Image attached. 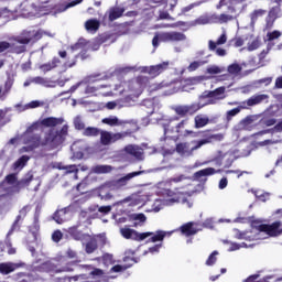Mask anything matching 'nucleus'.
I'll return each mask as SVG.
<instances>
[{
	"label": "nucleus",
	"instance_id": "f257e3e1",
	"mask_svg": "<svg viewBox=\"0 0 282 282\" xmlns=\"http://www.w3.org/2000/svg\"><path fill=\"white\" fill-rule=\"evenodd\" d=\"M69 133V126L64 124L61 129L51 128L47 132H45L44 138L41 137L40 133H33L26 138L23 150L26 152L36 151L40 147H47L50 151H54L58 149V147H63V142L67 138Z\"/></svg>",
	"mask_w": 282,
	"mask_h": 282
},
{
	"label": "nucleus",
	"instance_id": "f03ea898",
	"mask_svg": "<svg viewBox=\"0 0 282 282\" xmlns=\"http://www.w3.org/2000/svg\"><path fill=\"white\" fill-rule=\"evenodd\" d=\"M45 32L42 29H25L20 32L19 35L13 36L12 41V54H25L28 52V45H35L39 43Z\"/></svg>",
	"mask_w": 282,
	"mask_h": 282
},
{
	"label": "nucleus",
	"instance_id": "7ed1b4c3",
	"mask_svg": "<svg viewBox=\"0 0 282 282\" xmlns=\"http://www.w3.org/2000/svg\"><path fill=\"white\" fill-rule=\"evenodd\" d=\"M83 224L85 228L89 226L88 221L82 220L79 221V225L77 227H70L68 229V234L70 235V237H73V239H76V241H82L85 248H102V246H107V237L105 235L91 236L83 234V230L78 229L80 228V226H83Z\"/></svg>",
	"mask_w": 282,
	"mask_h": 282
},
{
	"label": "nucleus",
	"instance_id": "20e7f679",
	"mask_svg": "<svg viewBox=\"0 0 282 282\" xmlns=\"http://www.w3.org/2000/svg\"><path fill=\"white\" fill-rule=\"evenodd\" d=\"M186 40V34L177 31L155 33L152 39L154 50L160 47V43H180Z\"/></svg>",
	"mask_w": 282,
	"mask_h": 282
},
{
	"label": "nucleus",
	"instance_id": "39448f33",
	"mask_svg": "<svg viewBox=\"0 0 282 282\" xmlns=\"http://www.w3.org/2000/svg\"><path fill=\"white\" fill-rule=\"evenodd\" d=\"M4 180L9 186H12V193H21V188H28V186L34 182V174L28 172L24 177L19 181L17 174L12 173L7 175Z\"/></svg>",
	"mask_w": 282,
	"mask_h": 282
},
{
	"label": "nucleus",
	"instance_id": "423d86ee",
	"mask_svg": "<svg viewBox=\"0 0 282 282\" xmlns=\"http://www.w3.org/2000/svg\"><path fill=\"white\" fill-rule=\"evenodd\" d=\"M226 98V87L221 86L214 90H205L199 96V100H206V106L208 105H217L219 100H224Z\"/></svg>",
	"mask_w": 282,
	"mask_h": 282
},
{
	"label": "nucleus",
	"instance_id": "0eeeda50",
	"mask_svg": "<svg viewBox=\"0 0 282 282\" xmlns=\"http://www.w3.org/2000/svg\"><path fill=\"white\" fill-rule=\"evenodd\" d=\"M128 87L131 98H139L144 89L149 87V77L140 75L137 77L135 82H130Z\"/></svg>",
	"mask_w": 282,
	"mask_h": 282
},
{
	"label": "nucleus",
	"instance_id": "6e6552de",
	"mask_svg": "<svg viewBox=\"0 0 282 282\" xmlns=\"http://www.w3.org/2000/svg\"><path fill=\"white\" fill-rule=\"evenodd\" d=\"M65 120L63 117H46L40 121L34 122L29 127L28 131H37L39 127H45L46 129H55V127H61Z\"/></svg>",
	"mask_w": 282,
	"mask_h": 282
},
{
	"label": "nucleus",
	"instance_id": "1a4fd4ad",
	"mask_svg": "<svg viewBox=\"0 0 282 282\" xmlns=\"http://www.w3.org/2000/svg\"><path fill=\"white\" fill-rule=\"evenodd\" d=\"M173 235V231H164V230H158L156 232H142L139 236L140 241H144V239H148V243H160L164 241L165 237H171Z\"/></svg>",
	"mask_w": 282,
	"mask_h": 282
},
{
	"label": "nucleus",
	"instance_id": "9d476101",
	"mask_svg": "<svg viewBox=\"0 0 282 282\" xmlns=\"http://www.w3.org/2000/svg\"><path fill=\"white\" fill-rule=\"evenodd\" d=\"M123 126L126 127L127 131L111 133V144L118 142V140H122V138H127V135H131V133H135L140 129V127H138V122L135 121H124Z\"/></svg>",
	"mask_w": 282,
	"mask_h": 282
},
{
	"label": "nucleus",
	"instance_id": "9b49d317",
	"mask_svg": "<svg viewBox=\"0 0 282 282\" xmlns=\"http://www.w3.org/2000/svg\"><path fill=\"white\" fill-rule=\"evenodd\" d=\"M199 224L195 221H188L183 224L177 230L184 237H193L197 235L202 229L198 228Z\"/></svg>",
	"mask_w": 282,
	"mask_h": 282
},
{
	"label": "nucleus",
	"instance_id": "f8f14e48",
	"mask_svg": "<svg viewBox=\"0 0 282 282\" xmlns=\"http://www.w3.org/2000/svg\"><path fill=\"white\" fill-rule=\"evenodd\" d=\"M166 69H169V62H163L158 65L144 67L143 72L145 74H149V76H151V78H158V76H160V74H164V72H166Z\"/></svg>",
	"mask_w": 282,
	"mask_h": 282
},
{
	"label": "nucleus",
	"instance_id": "ddd939ff",
	"mask_svg": "<svg viewBox=\"0 0 282 282\" xmlns=\"http://www.w3.org/2000/svg\"><path fill=\"white\" fill-rule=\"evenodd\" d=\"M262 232H265L269 237H279L282 235V221L275 220L271 225L264 224Z\"/></svg>",
	"mask_w": 282,
	"mask_h": 282
},
{
	"label": "nucleus",
	"instance_id": "4468645a",
	"mask_svg": "<svg viewBox=\"0 0 282 282\" xmlns=\"http://www.w3.org/2000/svg\"><path fill=\"white\" fill-rule=\"evenodd\" d=\"M202 138H203V142H206V144H210L213 142H221V140H224V134L223 133L213 134L210 133V130H205L203 131Z\"/></svg>",
	"mask_w": 282,
	"mask_h": 282
},
{
	"label": "nucleus",
	"instance_id": "2eb2a0df",
	"mask_svg": "<svg viewBox=\"0 0 282 282\" xmlns=\"http://www.w3.org/2000/svg\"><path fill=\"white\" fill-rule=\"evenodd\" d=\"M270 98V96L268 95H253L251 96L249 99H247L245 102V107H247V109L249 107H254L257 105H261V102H263V100H268Z\"/></svg>",
	"mask_w": 282,
	"mask_h": 282
},
{
	"label": "nucleus",
	"instance_id": "dca6fc26",
	"mask_svg": "<svg viewBox=\"0 0 282 282\" xmlns=\"http://www.w3.org/2000/svg\"><path fill=\"white\" fill-rule=\"evenodd\" d=\"M61 65V58L57 56L53 57L51 62L40 65L41 72L47 74V72H52V69H56Z\"/></svg>",
	"mask_w": 282,
	"mask_h": 282
},
{
	"label": "nucleus",
	"instance_id": "f3484780",
	"mask_svg": "<svg viewBox=\"0 0 282 282\" xmlns=\"http://www.w3.org/2000/svg\"><path fill=\"white\" fill-rule=\"evenodd\" d=\"M215 173H221V170H215V167H207L200 171H197L194 174V180L200 181L203 177H208L209 175H215Z\"/></svg>",
	"mask_w": 282,
	"mask_h": 282
},
{
	"label": "nucleus",
	"instance_id": "a211bd4d",
	"mask_svg": "<svg viewBox=\"0 0 282 282\" xmlns=\"http://www.w3.org/2000/svg\"><path fill=\"white\" fill-rule=\"evenodd\" d=\"M120 234H121V237H123L124 239H135L137 241H141L140 236L142 234H140L131 228H127V227L121 228Z\"/></svg>",
	"mask_w": 282,
	"mask_h": 282
},
{
	"label": "nucleus",
	"instance_id": "6ab92c4d",
	"mask_svg": "<svg viewBox=\"0 0 282 282\" xmlns=\"http://www.w3.org/2000/svg\"><path fill=\"white\" fill-rule=\"evenodd\" d=\"M126 153H128V155H132V158H135L137 160H142V149H140V147L138 145H127L124 148Z\"/></svg>",
	"mask_w": 282,
	"mask_h": 282
},
{
	"label": "nucleus",
	"instance_id": "aec40b11",
	"mask_svg": "<svg viewBox=\"0 0 282 282\" xmlns=\"http://www.w3.org/2000/svg\"><path fill=\"white\" fill-rule=\"evenodd\" d=\"M226 41H228V36L226 33H223L217 41L209 40L208 41V48L210 52H215L217 50V45H225Z\"/></svg>",
	"mask_w": 282,
	"mask_h": 282
},
{
	"label": "nucleus",
	"instance_id": "412c9836",
	"mask_svg": "<svg viewBox=\"0 0 282 282\" xmlns=\"http://www.w3.org/2000/svg\"><path fill=\"white\" fill-rule=\"evenodd\" d=\"M195 129H204L207 124H210V119L207 116L198 115L194 118Z\"/></svg>",
	"mask_w": 282,
	"mask_h": 282
},
{
	"label": "nucleus",
	"instance_id": "4be33fe9",
	"mask_svg": "<svg viewBox=\"0 0 282 282\" xmlns=\"http://www.w3.org/2000/svg\"><path fill=\"white\" fill-rule=\"evenodd\" d=\"M19 268V264L12 262L0 263V274H10Z\"/></svg>",
	"mask_w": 282,
	"mask_h": 282
},
{
	"label": "nucleus",
	"instance_id": "5701e85b",
	"mask_svg": "<svg viewBox=\"0 0 282 282\" xmlns=\"http://www.w3.org/2000/svg\"><path fill=\"white\" fill-rule=\"evenodd\" d=\"M275 3H278V6L271 8V9L269 10L268 15H269L271 19H273V20L276 21V19H281V18H282V10H281V4H280V3H281V0H275Z\"/></svg>",
	"mask_w": 282,
	"mask_h": 282
},
{
	"label": "nucleus",
	"instance_id": "b1692460",
	"mask_svg": "<svg viewBox=\"0 0 282 282\" xmlns=\"http://www.w3.org/2000/svg\"><path fill=\"white\" fill-rule=\"evenodd\" d=\"M275 3H278V6L271 8V9L269 10L268 15H269L271 19H273V20L276 21V19H281V18H282V10H281V4H280V3H281V0H275Z\"/></svg>",
	"mask_w": 282,
	"mask_h": 282
},
{
	"label": "nucleus",
	"instance_id": "393cba45",
	"mask_svg": "<svg viewBox=\"0 0 282 282\" xmlns=\"http://www.w3.org/2000/svg\"><path fill=\"white\" fill-rule=\"evenodd\" d=\"M185 107L187 109V116H195L199 109H204V107H206V102H193L191 105H185Z\"/></svg>",
	"mask_w": 282,
	"mask_h": 282
},
{
	"label": "nucleus",
	"instance_id": "a878e982",
	"mask_svg": "<svg viewBox=\"0 0 282 282\" xmlns=\"http://www.w3.org/2000/svg\"><path fill=\"white\" fill-rule=\"evenodd\" d=\"M85 29L87 32L96 33L97 30H100V21L97 19H89L85 22Z\"/></svg>",
	"mask_w": 282,
	"mask_h": 282
},
{
	"label": "nucleus",
	"instance_id": "bb28decb",
	"mask_svg": "<svg viewBox=\"0 0 282 282\" xmlns=\"http://www.w3.org/2000/svg\"><path fill=\"white\" fill-rule=\"evenodd\" d=\"M241 109H248V106H246V102H241L237 108H234L226 113L227 122H230L235 116L238 113H241Z\"/></svg>",
	"mask_w": 282,
	"mask_h": 282
},
{
	"label": "nucleus",
	"instance_id": "cd10ccee",
	"mask_svg": "<svg viewBox=\"0 0 282 282\" xmlns=\"http://www.w3.org/2000/svg\"><path fill=\"white\" fill-rule=\"evenodd\" d=\"M138 175H142V171L131 172L127 174L126 176L117 180V184H119V186H127L129 180H133V177H138Z\"/></svg>",
	"mask_w": 282,
	"mask_h": 282
},
{
	"label": "nucleus",
	"instance_id": "c85d7f7f",
	"mask_svg": "<svg viewBox=\"0 0 282 282\" xmlns=\"http://www.w3.org/2000/svg\"><path fill=\"white\" fill-rule=\"evenodd\" d=\"M102 124H108V127H120L124 124V121H120L118 117H108L101 120Z\"/></svg>",
	"mask_w": 282,
	"mask_h": 282
},
{
	"label": "nucleus",
	"instance_id": "c756f323",
	"mask_svg": "<svg viewBox=\"0 0 282 282\" xmlns=\"http://www.w3.org/2000/svg\"><path fill=\"white\" fill-rule=\"evenodd\" d=\"M124 14V9H120V8H115V9H111L109 11V21L110 22H113L116 21L117 19H120V17H122Z\"/></svg>",
	"mask_w": 282,
	"mask_h": 282
},
{
	"label": "nucleus",
	"instance_id": "7c9ffc66",
	"mask_svg": "<svg viewBox=\"0 0 282 282\" xmlns=\"http://www.w3.org/2000/svg\"><path fill=\"white\" fill-rule=\"evenodd\" d=\"M99 135H100V143L104 147H109V144H111V132L101 130V132H99Z\"/></svg>",
	"mask_w": 282,
	"mask_h": 282
},
{
	"label": "nucleus",
	"instance_id": "2f4dec72",
	"mask_svg": "<svg viewBox=\"0 0 282 282\" xmlns=\"http://www.w3.org/2000/svg\"><path fill=\"white\" fill-rule=\"evenodd\" d=\"M260 127H274L276 120L270 116L264 115L259 121Z\"/></svg>",
	"mask_w": 282,
	"mask_h": 282
},
{
	"label": "nucleus",
	"instance_id": "473e14b6",
	"mask_svg": "<svg viewBox=\"0 0 282 282\" xmlns=\"http://www.w3.org/2000/svg\"><path fill=\"white\" fill-rule=\"evenodd\" d=\"M93 171L97 173L98 175L105 174V173H111L113 171V166L111 165H95L93 167Z\"/></svg>",
	"mask_w": 282,
	"mask_h": 282
},
{
	"label": "nucleus",
	"instance_id": "72a5a7b5",
	"mask_svg": "<svg viewBox=\"0 0 282 282\" xmlns=\"http://www.w3.org/2000/svg\"><path fill=\"white\" fill-rule=\"evenodd\" d=\"M28 162H30V156L29 155H22L20 159H18L13 163L14 171H17V169H23L25 166V164H28Z\"/></svg>",
	"mask_w": 282,
	"mask_h": 282
},
{
	"label": "nucleus",
	"instance_id": "f704fd0d",
	"mask_svg": "<svg viewBox=\"0 0 282 282\" xmlns=\"http://www.w3.org/2000/svg\"><path fill=\"white\" fill-rule=\"evenodd\" d=\"M100 132L101 130L98 128L88 127L84 130V135H86L87 138H98Z\"/></svg>",
	"mask_w": 282,
	"mask_h": 282
},
{
	"label": "nucleus",
	"instance_id": "c9c22d12",
	"mask_svg": "<svg viewBox=\"0 0 282 282\" xmlns=\"http://www.w3.org/2000/svg\"><path fill=\"white\" fill-rule=\"evenodd\" d=\"M107 85H94L89 84L85 88V94H96V91H100V89L107 88Z\"/></svg>",
	"mask_w": 282,
	"mask_h": 282
},
{
	"label": "nucleus",
	"instance_id": "e433bc0d",
	"mask_svg": "<svg viewBox=\"0 0 282 282\" xmlns=\"http://www.w3.org/2000/svg\"><path fill=\"white\" fill-rule=\"evenodd\" d=\"M241 69H242L241 65H239L238 63H234L227 67V72L231 76H237V75L241 74Z\"/></svg>",
	"mask_w": 282,
	"mask_h": 282
},
{
	"label": "nucleus",
	"instance_id": "4c0bfd02",
	"mask_svg": "<svg viewBox=\"0 0 282 282\" xmlns=\"http://www.w3.org/2000/svg\"><path fill=\"white\" fill-rule=\"evenodd\" d=\"M59 170L66 171L67 174L74 173L75 180H78V166L76 165H67V166H58Z\"/></svg>",
	"mask_w": 282,
	"mask_h": 282
},
{
	"label": "nucleus",
	"instance_id": "58836bf2",
	"mask_svg": "<svg viewBox=\"0 0 282 282\" xmlns=\"http://www.w3.org/2000/svg\"><path fill=\"white\" fill-rule=\"evenodd\" d=\"M267 10L263 9H256L252 11V13L250 14V19L251 21H258L260 19V17H264V14H267Z\"/></svg>",
	"mask_w": 282,
	"mask_h": 282
},
{
	"label": "nucleus",
	"instance_id": "ea45409f",
	"mask_svg": "<svg viewBox=\"0 0 282 282\" xmlns=\"http://www.w3.org/2000/svg\"><path fill=\"white\" fill-rule=\"evenodd\" d=\"M174 111H175L176 116H180V118H186V116H188L186 105L185 106H177L174 109Z\"/></svg>",
	"mask_w": 282,
	"mask_h": 282
},
{
	"label": "nucleus",
	"instance_id": "a19ab883",
	"mask_svg": "<svg viewBox=\"0 0 282 282\" xmlns=\"http://www.w3.org/2000/svg\"><path fill=\"white\" fill-rule=\"evenodd\" d=\"M229 21H235V15L228 13H221L219 15V24L229 23Z\"/></svg>",
	"mask_w": 282,
	"mask_h": 282
},
{
	"label": "nucleus",
	"instance_id": "79ce46f5",
	"mask_svg": "<svg viewBox=\"0 0 282 282\" xmlns=\"http://www.w3.org/2000/svg\"><path fill=\"white\" fill-rule=\"evenodd\" d=\"M281 31H273V32H269L267 33V41H276V39H280L281 36Z\"/></svg>",
	"mask_w": 282,
	"mask_h": 282
},
{
	"label": "nucleus",
	"instance_id": "37998d69",
	"mask_svg": "<svg viewBox=\"0 0 282 282\" xmlns=\"http://www.w3.org/2000/svg\"><path fill=\"white\" fill-rule=\"evenodd\" d=\"M74 127L77 129V131H83V129H85V122H83L80 117H76L74 119Z\"/></svg>",
	"mask_w": 282,
	"mask_h": 282
},
{
	"label": "nucleus",
	"instance_id": "c03bdc74",
	"mask_svg": "<svg viewBox=\"0 0 282 282\" xmlns=\"http://www.w3.org/2000/svg\"><path fill=\"white\" fill-rule=\"evenodd\" d=\"M7 50H10V52L12 54V43H10L8 41L0 42V54L6 52Z\"/></svg>",
	"mask_w": 282,
	"mask_h": 282
},
{
	"label": "nucleus",
	"instance_id": "a18cd8bd",
	"mask_svg": "<svg viewBox=\"0 0 282 282\" xmlns=\"http://www.w3.org/2000/svg\"><path fill=\"white\" fill-rule=\"evenodd\" d=\"M217 254H219L218 251H214L207 259L206 265H215L217 262Z\"/></svg>",
	"mask_w": 282,
	"mask_h": 282
},
{
	"label": "nucleus",
	"instance_id": "49530a36",
	"mask_svg": "<svg viewBox=\"0 0 282 282\" xmlns=\"http://www.w3.org/2000/svg\"><path fill=\"white\" fill-rule=\"evenodd\" d=\"M53 219L54 221H56V224H63V209H59V210H56L54 214H53Z\"/></svg>",
	"mask_w": 282,
	"mask_h": 282
},
{
	"label": "nucleus",
	"instance_id": "de8ad7c7",
	"mask_svg": "<svg viewBox=\"0 0 282 282\" xmlns=\"http://www.w3.org/2000/svg\"><path fill=\"white\" fill-rule=\"evenodd\" d=\"M12 17V11L8 8L0 9V19H10Z\"/></svg>",
	"mask_w": 282,
	"mask_h": 282
},
{
	"label": "nucleus",
	"instance_id": "09e8293b",
	"mask_svg": "<svg viewBox=\"0 0 282 282\" xmlns=\"http://www.w3.org/2000/svg\"><path fill=\"white\" fill-rule=\"evenodd\" d=\"M230 173H234L235 175H237L238 180L239 177H241L242 175H248V171H241V170H227L226 174L230 175Z\"/></svg>",
	"mask_w": 282,
	"mask_h": 282
},
{
	"label": "nucleus",
	"instance_id": "8fccbe9b",
	"mask_svg": "<svg viewBox=\"0 0 282 282\" xmlns=\"http://www.w3.org/2000/svg\"><path fill=\"white\" fill-rule=\"evenodd\" d=\"M221 72H225V68H221L219 66H210L207 68V74H221Z\"/></svg>",
	"mask_w": 282,
	"mask_h": 282
},
{
	"label": "nucleus",
	"instance_id": "3c124183",
	"mask_svg": "<svg viewBox=\"0 0 282 282\" xmlns=\"http://www.w3.org/2000/svg\"><path fill=\"white\" fill-rule=\"evenodd\" d=\"M263 226H265V224H262L260 220L251 221V227L254 228L256 230H259V232H263Z\"/></svg>",
	"mask_w": 282,
	"mask_h": 282
},
{
	"label": "nucleus",
	"instance_id": "603ef678",
	"mask_svg": "<svg viewBox=\"0 0 282 282\" xmlns=\"http://www.w3.org/2000/svg\"><path fill=\"white\" fill-rule=\"evenodd\" d=\"M159 19L161 21H173V17H171V14L169 13V11H160L159 13Z\"/></svg>",
	"mask_w": 282,
	"mask_h": 282
},
{
	"label": "nucleus",
	"instance_id": "864d4df0",
	"mask_svg": "<svg viewBox=\"0 0 282 282\" xmlns=\"http://www.w3.org/2000/svg\"><path fill=\"white\" fill-rule=\"evenodd\" d=\"M276 20H273V18H271V15H267L265 18V30H272V28H274V22Z\"/></svg>",
	"mask_w": 282,
	"mask_h": 282
},
{
	"label": "nucleus",
	"instance_id": "5fc2aeb1",
	"mask_svg": "<svg viewBox=\"0 0 282 282\" xmlns=\"http://www.w3.org/2000/svg\"><path fill=\"white\" fill-rule=\"evenodd\" d=\"M52 239L55 243H58V241H61V239H63V231L61 230H55L53 234H52Z\"/></svg>",
	"mask_w": 282,
	"mask_h": 282
},
{
	"label": "nucleus",
	"instance_id": "6e6d98bb",
	"mask_svg": "<svg viewBox=\"0 0 282 282\" xmlns=\"http://www.w3.org/2000/svg\"><path fill=\"white\" fill-rule=\"evenodd\" d=\"M272 144H276V141H273V140H271V139H267V140H264V141L257 142V143H256V147H257V148H258V147H270V145H272Z\"/></svg>",
	"mask_w": 282,
	"mask_h": 282
},
{
	"label": "nucleus",
	"instance_id": "4d7b16f0",
	"mask_svg": "<svg viewBox=\"0 0 282 282\" xmlns=\"http://www.w3.org/2000/svg\"><path fill=\"white\" fill-rule=\"evenodd\" d=\"M231 43L234 44V47H243V39L242 37H234L231 39Z\"/></svg>",
	"mask_w": 282,
	"mask_h": 282
},
{
	"label": "nucleus",
	"instance_id": "13d9d810",
	"mask_svg": "<svg viewBox=\"0 0 282 282\" xmlns=\"http://www.w3.org/2000/svg\"><path fill=\"white\" fill-rule=\"evenodd\" d=\"M208 17L200 15L198 19L195 20L196 25H208Z\"/></svg>",
	"mask_w": 282,
	"mask_h": 282
},
{
	"label": "nucleus",
	"instance_id": "bf43d9fd",
	"mask_svg": "<svg viewBox=\"0 0 282 282\" xmlns=\"http://www.w3.org/2000/svg\"><path fill=\"white\" fill-rule=\"evenodd\" d=\"M85 274H80V275H75V276H70V278H65L64 281L67 282H72V281H85Z\"/></svg>",
	"mask_w": 282,
	"mask_h": 282
},
{
	"label": "nucleus",
	"instance_id": "052dcab7",
	"mask_svg": "<svg viewBox=\"0 0 282 282\" xmlns=\"http://www.w3.org/2000/svg\"><path fill=\"white\" fill-rule=\"evenodd\" d=\"M200 65H204V62H192L188 66V70L195 72L196 69H199Z\"/></svg>",
	"mask_w": 282,
	"mask_h": 282
},
{
	"label": "nucleus",
	"instance_id": "680f3d73",
	"mask_svg": "<svg viewBox=\"0 0 282 282\" xmlns=\"http://www.w3.org/2000/svg\"><path fill=\"white\" fill-rule=\"evenodd\" d=\"M206 142L207 141H204L203 139H200L198 141H194V147L192 148V151H197V149H202V147H204V144H207Z\"/></svg>",
	"mask_w": 282,
	"mask_h": 282
},
{
	"label": "nucleus",
	"instance_id": "e2e57ef3",
	"mask_svg": "<svg viewBox=\"0 0 282 282\" xmlns=\"http://www.w3.org/2000/svg\"><path fill=\"white\" fill-rule=\"evenodd\" d=\"M113 39V33H104L100 36V43H107V41H111Z\"/></svg>",
	"mask_w": 282,
	"mask_h": 282
},
{
	"label": "nucleus",
	"instance_id": "0e129e2a",
	"mask_svg": "<svg viewBox=\"0 0 282 282\" xmlns=\"http://www.w3.org/2000/svg\"><path fill=\"white\" fill-rule=\"evenodd\" d=\"M254 50H259V41L254 40L248 45L249 52H254Z\"/></svg>",
	"mask_w": 282,
	"mask_h": 282
},
{
	"label": "nucleus",
	"instance_id": "69168bd1",
	"mask_svg": "<svg viewBox=\"0 0 282 282\" xmlns=\"http://www.w3.org/2000/svg\"><path fill=\"white\" fill-rule=\"evenodd\" d=\"M21 219H23V218L21 217V215H18L17 218H15V220H14V223H13V225H12V227H11V232H14V230H17V229L20 228L19 221H21Z\"/></svg>",
	"mask_w": 282,
	"mask_h": 282
},
{
	"label": "nucleus",
	"instance_id": "338daca9",
	"mask_svg": "<svg viewBox=\"0 0 282 282\" xmlns=\"http://www.w3.org/2000/svg\"><path fill=\"white\" fill-rule=\"evenodd\" d=\"M78 56H79V55H75V57L72 59V62L66 61V62H65V66H66V67H69V68L76 66V63H78Z\"/></svg>",
	"mask_w": 282,
	"mask_h": 282
},
{
	"label": "nucleus",
	"instance_id": "774afa93",
	"mask_svg": "<svg viewBox=\"0 0 282 282\" xmlns=\"http://www.w3.org/2000/svg\"><path fill=\"white\" fill-rule=\"evenodd\" d=\"M209 23H219V14L213 13L212 15L207 17Z\"/></svg>",
	"mask_w": 282,
	"mask_h": 282
}]
</instances>
